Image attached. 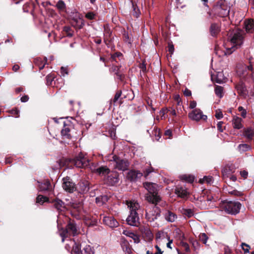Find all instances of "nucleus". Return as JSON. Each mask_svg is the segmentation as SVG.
Here are the masks:
<instances>
[{
  "mask_svg": "<svg viewBox=\"0 0 254 254\" xmlns=\"http://www.w3.org/2000/svg\"><path fill=\"white\" fill-rule=\"evenodd\" d=\"M92 172L97 173L100 176H106L107 178L105 180L106 183L110 186H114L119 182V174L117 172H111L110 169L107 166H97L93 165L91 166Z\"/></svg>",
  "mask_w": 254,
  "mask_h": 254,
  "instance_id": "1",
  "label": "nucleus"
},
{
  "mask_svg": "<svg viewBox=\"0 0 254 254\" xmlns=\"http://www.w3.org/2000/svg\"><path fill=\"white\" fill-rule=\"evenodd\" d=\"M126 204L129 209V215L127 218V224L132 226H138L139 224V217L137 211L140 205L135 200H127Z\"/></svg>",
  "mask_w": 254,
  "mask_h": 254,
  "instance_id": "2",
  "label": "nucleus"
},
{
  "mask_svg": "<svg viewBox=\"0 0 254 254\" xmlns=\"http://www.w3.org/2000/svg\"><path fill=\"white\" fill-rule=\"evenodd\" d=\"M143 186L148 192L145 195L146 199L152 204H157L161 200V197L158 194V185L153 183L145 182Z\"/></svg>",
  "mask_w": 254,
  "mask_h": 254,
  "instance_id": "3",
  "label": "nucleus"
},
{
  "mask_svg": "<svg viewBox=\"0 0 254 254\" xmlns=\"http://www.w3.org/2000/svg\"><path fill=\"white\" fill-rule=\"evenodd\" d=\"M230 41L228 42L230 47L226 48L225 55H230L236 48L239 47L243 43V37L242 32L237 30L229 36Z\"/></svg>",
  "mask_w": 254,
  "mask_h": 254,
  "instance_id": "4",
  "label": "nucleus"
},
{
  "mask_svg": "<svg viewBox=\"0 0 254 254\" xmlns=\"http://www.w3.org/2000/svg\"><path fill=\"white\" fill-rule=\"evenodd\" d=\"M70 162L77 168H89L91 170V166L93 165L97 166L96 164L92 163H90L89 159L81 152L78 154L74 158L71 160Z\"/></svg>",
  "mask_w": 254,
  "mask_h": 254,
  "instance_id": "5",
  "label": "nucleus"
},
{
  "mask_svg": "<svg viewBox=\"0 0 254 254\" xmlns=\"http://www.w3.org/2000/svg\"><path fill=\"white\" fill-rule=\"evenodd\" d=\"M236 72L238 76L246 78H251L254 79V71L251 64L249 66L243 64H239L237 66Z\"/></svg>",
  "mask_w": 254,
  "mask_h": 254,
  "instance_id": "6",
  "label": "nucleus"
},
{
  "mask_svg": "<svg viewBox=\"0 0 254 254\" xmlns=\"http://www.w3.org/2000/svg\"><path fill=\"white\" fill-rule=\"evenodd\" d=\"M78 233L76 224L73 221H70L65 229L60 231V235L62 238V242H64L65 238L69 236H74Z\"/></svg>",
  "mask_w": 254,
  "mask_h": 254,
  "instance_id": "7",
  "label": "nucleus"
},
{
  "mask_svg": "<svg viewBox=\"0 0 254 254\" xmlns=\"http://www.w3.org/2000/svg\"><path fill=\"white\" fill-rule=\"evenodd\" d=\"M241 204L239 202L229 201L224 202L223 209L227 213L236 214L240 212Z\"/></svg>",
  "mask_w": 254,
  "mask_h": 254,
  "instance_id": "8",
  "label": "nucleus"
},
{
  "mask_svg": "<svg viewBox=\"0 0 254 254\" xmlns=\"http://www.w3.org/2000/svg\"><path fill=\"white\" fill-rule=\"evenodd\" d=\"M111 161L116 169L123 171L127 170L129 165L127 160L121 159L116 155L113 157V160H111Z\"/></svg>",
  "mask_w": 254,
  "mask_h": 254,
  "instance_id": "9",
  "label": "nucleus"
},
{
  "mask_svg": "<svg viewBox=\"0 0 254 254\" xmlns=\"http://www.w3.org/2000/svg\"><path fill=\"white\" fill-rule=\"evenodd\" d=\"M156 205L152 206L151 209L148 208L146 210V218L150 222L154 221L160 215V209Z\"/></svg>",
  "mask_w": 254,
  "mask_h": 254,
  "instance_id": "10",
  "label": "nucleus"
},
{
  "mask_svg": "<svg viewBox=\"0 0 254 254\" xmlns=\"http://www.w3.org/2000/svg\"><path fill=\"white\" fill-rule=\"evenodd\" d=\"M189 118L191 120L196 122L199 121L200 120L206 121L207 120V116L203 114V113L199 109H194L191 112L189 113Z\"/></svg>",
  "mask_w": 254,
  "mask_h": 254,
  "instance_id": "11",
  "label": "nucleus"
},
{
  "mask_svg": "<svg viewBox=\"0 0 254 254\" xmlns=\"http://www.w3.org/2000/svg\"><path fill=\"white\" fill-rule=\"evenodd\" d=\"M169 238L167 233L162 231H158L155 236L156 244L161 247L164 246Z\"/></svg>",
  "mask_w": 254,
  "mask_h": 254,
  "instance_id": "12",
  "label": "nucleus"
},
{
  "mask_svg": "<svg viewBox=\"0 0 254 254\" xmlns=\"http://www.w3.org/2000/svg\"><path fill=\"white\" fill-rule=\"evenodd\" d=\"M63 188L66 191L73 192L76 189L75 185L70 179L67 177L63 179Z\"/></svg>",
  "mask_w": 254,
  "mask_h": 254,
  "instance_id": "13",
  "label": "nucleus"
},
{
  "mask_svg": "<svg viewBox=\"0 0 254 254\" xmlns=\"http://www.w3.org/2000/svg\"><path fill=\"white\" fill-rule=\"evenodd\" d=\"M143 176V173L139 171L130 170L127 174V179L131 182H135Z\"/></svg>",
  "mask_w": 254,
  "mask_h": 254,
  "instance_id": "14",
  "label": "nucleus"
},
{
  "mask_svg": "<svg viewBox=\"0 0 254 254\" xmlns=\"http://www.w3.org/2000/svg\"><path fill=\"white\" fill-rule=\"evenodd\" d=\"M103 221L104 223L111 228L118 227V221L112 216H104Z\"/></svg>",
  "mask_w": 254,
  "mask_h": 254,
  "instance_id": "15",
  "label": "nucleus"
},
{
  "mask_svg": "<svg viewBox=\"0 0 254 254\" xmlns=\"http://www.w3.org/2000/svg\"><path fill=\"white\" fill-rule=\"evenodd\" d=\"M175 193L178 196L182 198H185L188 195V192L185 187L179 185L176 186Z\"/></svg>",
  "mask_w": 254,
  "mask_h": 254,
  "instance_id": "16",
  "label": "nucleus"
},
{
  "mask_svg": "<svg viewBox=\"0 0 254 254\" xmlns=\"http://www.w3.org/2000/svg\"><path fill=\"white\" fill-rule=\"evenodd\" d=\"M123 234L127 237L131 238L134 243L138 244L140 242V239L138 235L137 234L127 230H124Z\"/></svg>",
  "mask_w": 254,
  "mask_h": 254,
  "instance_id": "17",
  "label": "nucleus"
},
{
  "mask_svg": "<svg viewBox=\"0 0 254 254\" xmlns=\"http://www.w3.org/2000/svg\"><path fill=\"white\" fill-rule=\"evenodd\" d=\"M245 27L248 33H252L254 31V23L253 20L248 19L245 22Z\"/></svg>",
  "mask_w": 254,
  "mask_h": 254,
  "instance_id": "18",
  "label": "nucleus"
},
{
  "mask_svg": "<svg viewBox=\"0 0 254 254\" xmlns=\"http://www.w3.org/2000/svg\"><path fill=\"white\" fill-rule=\"evenodd\" d=\"M242 119L238 117H234L232 120V124L234 128L236 129L242 128L243 127L242 124Z\"/></svg>",
  "mask_w": 254,
  "mask_h": 254,
  "instance_id": "19",
  "label": "nucleus"
},
{
  "mask_svg": "<svg viewBox=\"0 0 254 254\" xmlns=\"http://www.w3.org/2000/svg\"><path fill=\"white\" fill-rule=\"evenodd\" d=\"M165 218L167 221L174 222L177 219V216L175 213L170 211H167L165 214Z\"/></svg>",
  "mask_w": 254,
  "mask_h": 254,
  "instance_id": "20",
  "label": "nucleus"
},
{
  "mask_svg": "<svg viewBox=\"0 0 254 254\" xmlns=\"http://www.w3.org/2000/svg\"><path fill=\"white\" fill-rule=\"evenodd\" d=\"M54 206L58 211H63L64 209V203L62 200L57 198L53 201Z\"/></svg>",
  "mask_w": 254,
  "mask_h": 254,
  "instance_id": "21",
  "label": "nucleus"
},
{
  "mask_svg": "<svg viewBox=\"0 0 254 254\" xmlns=\"http://www.w3.org/2000/svg\"><path fill=\"white\" fill-rule=\"evenodd\" d=\"M243 135L247 139L252 140L254 137V131L251 127L245 128L244 130Z\"/></svg>",
  "mask_w": 254,
  "mask_h": 254,
  "instance_id": "22",
  "label": "nucleus"
},
{
  "mask_svg": "<svg viewBox=\"0 0 254 254\" xmlns=\"http://www.w3.org/2000/svg\"><path fill=\"white\" fill-rule=\"evenodd\" d=\"M64 128L61 131V134L64 138H69L70 137V134L69 133L70 128L64 122Z\"/></svg>",
  "mask_w": 254,
  "mask_h": 254,
  "instance_id": "23",
  "label": "nucleus"
},
{
  "mask_svg": "<svg viewBox=\"0 0 254 254\" xmlns=\"http://www.w3.org/2000/svg\"><path fill=\"white\" fill-rule=\"evenodd\" d=\"M39 190L41 191H45L49 190L51 189V185L49 181H45L39 185Z\"/></svg>",
  "mask_w": 254,
  "mask_h": 254,
  "instance_id": "24",
  "label": "nucleus"
},
{
  "mask_svg": "<svg viewBox=\"0 0 254 254\" xmlns=\"http://www.w3.org/2000/svg\"><path fill=\"white\" fill-rule=\"evenodd\" d=\"M47 59L46 57L44 58V60H42L40 58H38L35 59V63L39 66V69L41 70L44 67L46 64L47 63Z\"/></svg>",
  "mask_w": 254,
  "mask_h": 254,
  "instance_id": "25",
  "label": "nucleus"
},
{
  "mask_svg": "<svg viewBox=\"0 0 254 254\" xmlns=\"http://www.w3.org/2000/svg\"><path fill=\"white\" fill-rule=\"evenodd\" d=\"M210 31L211 35L215 36L219 32L220 27L218 24L213 23L210 26Z\"/></svg>",
  "mask_w": 254,
  "mask_h": 254,
  "instance_id": "26",
  "label": "nucleus"
},
{
  "mask_svg": "<svg viewBox=\"0 0 254 254\" xmlns=\"http://www.w3.org/2000/svg\"><path fill=\"white\" fill-rule=\"evenodd\" d=\"M214 91L216 95L220 98L223 96V87L222 86L215 85Z\"/></svg>",
  "mask_w": 254,
  "mask_h": 254,
  "instance_id": "27",
  "label": "nucleus"
},
{
  "mask_svg": "<svg viewBox=\"0 0 254 254\" xmlns=\"http://www.w3.org/2000/svg\"><path fill=\"white\" fill-rule=\"evenodd\" d=\"M108 201V197L106 195L100 196L96 198V203L99 205H103Z\"/></svg>",
  "mask_w": 254,
  "mask_h": 254,
  "instance_id": "28",
  "label": "nucleus"
},
{
  "mask_svg": "<svg viewBox=\"0 0 254 254\" xmlns=\"http://www.w3.org/2000/svg\"><path fill=\"white\" fill-rule=\"evenodd\" d=\"M237 89L239 91V93L242 95H246L248 93L246 86L243 84V83H241L239 85L236 86Z\"/></svg>",
  "mask_w": 254,
  "mask_h": 254,
  "instance_id": "29",
  "label": "nucleus"
},
{
  "mask_svg": "<svg viewBox=\"0 0 254 254\" xmlns=\"http://www.w3.org/2000/svg\"><path fill=\"white\" fill-rule=\"evenodd\" d=\"M80 191L82 193H84L88 191L89 190V184L87 182H81L79 184Z\"/></svg>",
  "mask_w": 254,
  "mask_h": 254,
  "instance_id": "30",
  "label": "nucleus"
},
{
  "mask_svg": "<svg viewBox=\"0 0 254 254\" xmlns=\"http://www.w3.org/2000/svg\"><path fill=\"white\" fill-rule=\"evenodd\" d=\"M181 180H184L187 182L192 183L193 182L194 178L191 175H183L180 177Z\"/></svg>",
  "mask_w": 254,
  "mask_h": 254,
  "instance_id": "31",
  "label": "nucleus"
},
{
  "mask_svg": "<svg viewBox=\"0 0 254 254\" xmlns=\"http://www.w3.org/2000/svg\"><path fill=\"white\" fill-rule=\"evenodd\" d=\"M56 6L60 11H64L66 8L65 4L62 0H59L57 2Z\"/></svg>",
  "mask_w": 254,
  "mask_h": 254,
  "instance_id": "32",
  "label": "nucleus"
},
{
  "mask_svg": "<svg viewBox=\"0 0 254 254\" xmlns=\"http://www.w3.org/2000/svg\"><path fill=\"white\" fill-rule=\"evenodd\" d=\"M94 251L89 245H86L81 251L80 254H94Z\"/></svg>",
  "mask_w": 254,
  "mask_h": 254,
  "instance_id": "33",
  "label": "nucleus"
},
{
  "mask_svg": "<svg viewBox=\"0 0 254 254\" xmlns=\"http://www.w3.org/2000/svg\"><path fill=\"white\" fill-rule=\"evenodd\" d=\"M141 231L142 233L144 234V235L146 237L147 240L150 241L152 239L153 234L151 231L148 228L146 227L144 228V231H143L142 230H141Z\"/></svg>",
  "mask_w": 254,
  "mask_h": 254,
  "instance_id": "34",
  "label": "nucleus"
},
{
  "mask_svg": "<svg viewBox=\"0 0 254 254\" xmlns=\"http://www.w3.org/2000/svg\"><path fill=\"white\" fill-rule=\"evenodd\" d=\"M238 148L240 151L241 152H244L250 150L252 148L251 146L247 144H241L239 145Z\"/></svg>",
  "mask_w": 254,
  "mask_h": 254,
  "instance_id": "35",
  "label": "nucleus"
},
{
  "mask_svg": "<svg viewBox=\"0 0 254 254\" xmlns=\"http://www.w3.org/2000/svg\"><path fill=\"white\" fill-rule=\"evenodd\" d=\"M122 92L121 90L118 91L116 92L114 99L111 100L110 103V105H111L112 103H113L114 105H115L119 100V98H120V97L122 95Z\"/></svg>",
  "mask_w": 254,
  "mask_h": 254,
  "instance_id": "36",
  "label": "nucleus"
},
{
  "mask_svg": "<svg viewBox=\"0 0 254 254\" xmlns=\"http://www.w3.org/2000/svg\"><path fill=\"white\" fill-rule=\"evenodd\" d=\"M81 252L80 245L74 243L72 250V254H80Z\"/></svg>",
  "mask_w": 254,
  "mask_h": 254,
  "instance_id": "37",
  "label": "nucleus"
},
{
  "mask_svg": "<svg viewBox=\"0 0 254 254\" xmlns=\"http://www.w3.org/2000/svg\"><path fill=\"white\" fill-rule=\"evenodd\" d=\"M122 247L124 251L126 252L127 254H130L131 250L128 246V244L127 241H124L122 244Z\"/></svg>",
  "mask_w": 254,
  "mask_h": 254,
  "instance_id": "38",
  "label": "nucleus"
},
{
  "mask_svg": "<svg viewBox=\"0 0 254 254\" xmlns=\"http://www.w3.org/2000/svg\"><path fill=\"white\" fill-rule=\"evenodd\" d=\"M48 200V198L46 197V196H44L42 195H39L37 197V201L36 202L37 203H40V204H43L44 202H46V201H47Z\"/></svg>",
  "mask_w": 254,
  "mask_h": 254,
  "instance_id": "39",
  "label": "nucleus"
},
{
  "mask_svg": "<svg viewBox=\"0 0 254 254\" xmlns=\"http://www.w3.org/2000/svg\"><path fill=\"white\" fill-rule=\"evenodd\" d=\"M132 15L136 17H138L140 13L139 9H138L137 6L136 5L134 4L133 3H132Z\"/></svg>",
  "mask_w": 254,
  "mask_h": 254,
  "instance_id": "40",
  "label": "nucleus"
},
{
  "mask_svg": "<svg viewBox=\"0 0 254 254\" xmlns=\"http://www.w3.org/2000/svg\"><path fill=\"white\" fill-rule=\"evenodd\" d=\"M183 213L184 215L188 217H191L194 214L193 211L190 209H185L183 210Z\"/></svg>",
  "mask_w": 254,
  "mask_h": 254,
  "instance_id": "41",
  "label": "nucleus"
},
{
  "mask_svg": "<svg viewBox=\"0 0 254 254\" xmlns=\"http://www.w3.org/2000/svg\"><path fill=\"white\" fill-rule=\"evenodd\" d=\"M64 31L66 33L68 37H71L73 35V31L71 28L69 26H64Z\"/></svg>",
  "mask_w": 254,
  "mask_h": 254,
  "instance_id": "42",
  "label": "nucleus"
},
{
  "mask_svg": "<svg viewBox=\"0 0 254 254\" xmlns=\"http://www.w3.org/2000/svg\"><path fill=\"white\" fill-rule=\"evenodd\" d=\"M200 183H207V184H210L212 182V177L210 176H205L203 177V179L200 180Z\"/></svg>",
  "mask_w": 254,
  "mask_h": 254,
  "instance_id": "43",
  "label": "nucleus"
},
{
  "mask_svg": "<svg viewBox=\"0 0 254 254\" xmlns=\"http://www.w3.org/2000/svg\"><path fill=\"white\" fill-rule=\"evenodd\" d=\"M241 247L245 254L249 253L250 252L249 251L251 247L249 245L243 243L241 244Z\"/></svg>",
  "mask_w": 254,
  "mask_h": 254,
  "instance_id": "44",
  "label": "nucleus"
},
{
  "mask_svg": "<svg viewBox=\"0 0 254 254\" xmlns=\"http://www.w3.org/2000/svg\"><path fill=\"white\" fill-rule=\"evenodd\" d=\"M238 111L241 112V116L243 118H245L247 115V111L243 107H238Z\"/></svg>",
  "mask_w": 254,
  "mask_h": 254,
  "instance_id": "45",
  "label": "nucleus"
},
{
  "mask_svg": "<svg viewBox=\"0 0 254 254\" xmlns=\"http://www.w3.org/2000/svg\"><path fill=\"white\" fill-rule=\"evenodd\" d=\"M139 68L141 72H143L144 74L145 73L146 71V66L144 62L139 64Z\"/></svg>",
  "mask_w": 254,
  "mask_h": 254,
  "instance_id": "46",
  "label": "nucleus"
},
{
  "mask_svg": "<svg viewBox=\"0 0 254 254\" xmlns=\"http://www.w3.org/2000/svg\"><path fill=\"white\" fill-rule=\"evenodd\" d=\"M200 239L204 244H206L208 240V237L205 233H201L200 235Z\"/></svg>",
  "mask_w": 254,
  "mask_h": 254,
  "instance_id": "47",
  "label": "nucleus"
},
{
  "mask_svg": "<svg viewBox=\"0 0 254 254\" xmlns=\"http://www.w3.org/2000/svg\"><path fill=\"white\" fill-rule=\"evenodd\" d=\"M153 172V169L152 167L148 168L145 170L144 172V176L145 178H147L149 176V174Z\"/></svg>",
  "mask_w": 254,
  "mask_h": 254,
  "instance_id": "48",
  "label": "nucleus"
},
{
  "mask_svg": "<svg viewBox=\"0 0 254 254\" xmlns=\"http://www.w3.org/2000/svg\"><path fill=\"white\" fill-rule=\"evenodd\" d=\"M111 71L114 72L115 74H118V71L119 70V66L118 65H113L110 69Z\"/></svg>",
  "mask_w": 254,
  "mask_h": 254,
  "instance_id": "49",
  "label": "nucleus"
},
{
  "mask_svg": "<svg viewBox=\"0 0 254 254\" xmlns=\"http://www.w3.org/2000/svg\"><path fill=\"white\" fill-rule=\"evenodd\" d=\"M216 119L220 120L223 118V114L220 110H217L216 111V114L215 115Z\"/></svg>",
  "mask_w": 254,
  "mask_h": 254,
  "instance_id": "50",
  "label": "nucleus"
},
{
  "mask_svg": "<svg viewBox=\"0 0 254 254\" xmlns=\"http://www.w3.org/2000/svg\"><path fill=\"white\" fill-rule=\"evenodd\" d=\"M95 14L94 13L92 12H89L86 13L85 17L90 20L93 19L94 18Z\"/></svg>",
  "mask_w": 254,
  "mask_h": 254,
  "instance_id": "51",
  "label": "nucleus"
},
{
  "mask_svg": "<svg viewBox=\"0 0 254 254\" xmlns=\"http://www.w3.org/2000/svg\"><path fill=\"white\" fill-rule=\"evenodd\" d=\"M10 112L11 114L13 115L14 116H15L16 118L19 117L18 114L19 113V111L18 109H12L10 111Z\"/></svg>",
  "mask_w": 254,
  "mask_h": 254,
  "instance_id": "52",
  "label": "nucleus"
},
{
  "mask_svg": "<svg viewBox=\"0 0 254 254\" xmlns=\"http://www.w3.org/2000/svg\"><path fill=\"white\" fill-rule=\"evenodd\" d=\"M229 193L236 196H240L242 194V193L240 191H239L237 190H234L231 191H229Z\"/></svg>",
  "mask_w": 254,
  "mask_h": 254,
  "instance_id": "53",
  "label": "nucleus"
},
{
  "mask_svg": "<svg viewBox=\"0 0 254 254\" xmlns=\"http://www.w3.org/2000/svg\"><path fill=\"white\" fill-rule=\"evenodd\" d=\"M61 74L63 76H64L65 74H67L68 73V72H67V68L66 67H61Z\"/></svg>",
  "mask_w": 254,
  "mask_h": 254,
  "instance_id": "54",
  "label": "nucleus"
},
{
  "mask_svg": "<svg viewBox=\"0 0 254 254\" xmlns=\"http://www.w3.org/2000/svg\"><path fill=\"white\" fill-rule=\"evenodd\" d=\"M182 246L186 252H189L190 249L189 245L186 243H183Z\"/></svg>",
  "mask_w": 254,
  "mask_h": 254,
  "instance_id": "55",
  "label": "nucleus"
},
{
  "mask_svg": "<svg viewBox=\"0 0 254 254\" xmlns=\"http://www.w3.org/2000/svg\"><path fill=\"white\" fill-rule=\"evenodd\" d=\"M154 135L155 136V139L157 141L159 140L161 137L159 131H157V130L154 131Z\"/></svg>",
  "mask_w": 254,
  "mask_h": 254,
  "instance_id": "56",
  "label": "nucleus"
},
{
  "mask_svg": "<svg viewBox=\"0 0 254 254\" xmlns=\"http://www.w3.org/2000/svg\"><path fill=\"white\" fill-rule=\"evenodd\" d=\"M222 124H223V122H219L218 123L217 125V127L218 129L220 132H222L223 131Z\"/></svg>",
  "mask_w": 254,
  "mask_h": 254,
  "instance_id": "57",
  "label": "nucleus"
},
{
  "mask_svg": "<svg viewBox=\"0 0 254 254\" xmlns=\"http://www.w3.org/2000/svg\"><path fill=\"white\" fill-rule=\"evenodd\" d=\"M196 106V102L195 101H192L190 104V109H194Z\"/></svg>",
  "mask_w": 254,
  "mask_h": 254,
  "instance_id": "58",
  "label": "nucleus"
},
{
  "mask_svg": "<svg viewBox=\"0 0 254 254\" xmlns=\"http://www.w3.org/2000/svg\"><path fill=\"white\" fill-rule=\"evenodd\" d=\"M174 46L172 44H169L168 45V51L171 53L172 54L174 52Z\"/></svg>",
  "mask_w": 254,
  "mask_h": 254,
  "instance_id": "59",
  "label": "nucleus"
},
{
  "mask_svg": "<svg viewBox=\"0 0 254 254\" xmlns=\"http://www.w3.org/2000/svg\"><path fill=\"white\" fill-rule=\"evenodd\" d=\"M46 85L47 86H53V84H55L56 81L55 80H46Z\"/></svg>",
  "mask_w": 254,
  "mask_h": 254,
  "instance_id": "60",
  "label": "nucleus"
},
{
  "mask_svg": "<svg viewBox=\"0 0 254 254\" xmlns=\"http://www.w3.org/2000/svg\"><path fill=\"white\" fill-rule=\"evenodd\" d=\"M240 174L244 178H247L248 175V173L246 171H243L240 172Z\"/></svg>",
  "mask_w": 254,
  "mask_h": 254,
  "instance_id": "61",
  "label": "nucleus"
},
{
  "mask_svg": "<svg viewBox=\"0 0 254 254\" xmlns=\"http://www.w3.org/2000/svg\"><path fill=\"white\" fill-rule=\"evenodd\" d=\"M29 99V97L27 95H25L24 96H22L21 98V101L22 102H26L27 101H28Z\"/></svg>",
  "mask_w": 254,
  "mask_h": 254,
  "instance_id": "62",
  "label": "nucleus"
},
{
  "mask_svg": "<svg viewBox=\"0 0 254 254\" xmlns=\"http://www.w3.org/2000/svg\"><path fill=\"white\" fill-rule=\"evenodd\" d=\"M184 93V95L186 96H190L191 94V91L188 89H185Z\"/></svg>",
  "mask_w": 254,
  "mask_h": 254,
  "instance_id": "63",
  "label": "nucleus"
},
{
  "mask_svg": "<svg viewBox=\"0 0 254 254\" xmlns=\"http://www.w3.org/2000/svg\"><path fill=\"white\" fill-rule=\"evenodd\" d=\"M173 243V240H170V239H169L168 241L166 243V245L167 246V247L170 249H172V247H171V244Z\"/></svg>",
  "mask_w": 254,
  "mask_h": 254,
  "instance_id": "64",
  "label": "nucleus"
}]
</instances>
